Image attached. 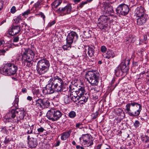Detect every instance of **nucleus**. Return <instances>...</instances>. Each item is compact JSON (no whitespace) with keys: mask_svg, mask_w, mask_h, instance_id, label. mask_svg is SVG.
<instances>
[{"mask_svg":"<svg viewBox=\"0 0 149 149\" xmlns=\"http://www.w3.org/2000/svg\"><path fill=\"white\" fill-rule=\"evenodd\" d=\"M62 113L60 111L55 109L49 110L47 114V118L50 120L55 121L58 120L62 116Z\"/></svg>","mask_w":149,"mask_h":149,"instance_id":"nucleus-9","label":"nucleus"},{"mask_svg":"<svg viewBox=\"0 0 149 149\" xmlns=\"http://www.w3.org/2000/svg\"><path fill=\"white\" fill-rule=\"evenodd\" d=\"M98 26L100 29L101 30L104 29L106 27H107V25L104 24H102L101 23H99L98 25Z\"/></svg>","mask_w":149,"mask_h":149,"instance_id":"nucleus-34","label":"nucleus"},{"mask_svg":"<svg viewBox=\"0 0 149 149\" xmlns=\"http://www.w3.org/2000/svg\"><path fill=\"white\" fill-rule=\"evenodd\" d=\"M76 116V112L74 111H71L68 113V116L71 118H73Z\"/></svg>","mask_w":149,"mask_h":149,"instance_id":"nucleus-32","label":"nucleus"},{"mask_svg":"<svg viewBox=\"0 0 149 149\" xmlns=\"http://www.w3.org/2000/svg\"><path fill=\"white\" fill-rule=\"evenodd\" d=\"M145 11L144 8L142 6L137 7L135 10V15L138 17L137 22L139 25H143L146 22L147 17L145 13Z\"/></svg>","mask_w":149,"mask_h":149,"instance_id":"nucleus-5","label":"nucleus"},{"mask_svg":"<svg viewBox=\"0 0 149 149\" xmlns=\"http://www.w3.org/2000/svg\"><path fill=\"white\" fill-rule=\"evenodd\" d=\"M50 66L49 61L45 58L39 60L36 66V70L37 73L41 75L47 72Z\"/></svg>","mask_w":149,"mask_h":149,"instance_id":"nucleus-3","label":"nucleus"},{"mask_svg":"<svg viewBox=\"0 0 149 149\" xmlns=\"http://www.w3.org/2000/svg\"><path fill=\"white\" fill-rule=\"evenodd\" d=\"M72 132V130L70 129L68 131L63 132L61 134V139L62 141L67 140L70 137Z\"/></svg>","mask_w":149,"mask_h":149,"instance_id":"nucleus-19","label":"nucleus"},{"mask_svg":"<svg viewBox=\"0 0 149 149\" xmlns=\"http://www.w3.org/2000/svg\"><path fill=\"white\" fill-rule=\"evenodd\" d=\"M56 23L55 21H53L51 22H49L48 25L47 26L48 27H51L52 26L54 25Z\"/></svg>","mask_w":149,"mask_h":149,"instance_id":"nucleus-49","label":"nucleus"},{"mask_svg":"<svg viewBox=\"0 0 149 149\" xmlns=\"http://www.w3.org/2000/svg\"><path fill=\"white\" fill-rule=\"evenodd\" d=\"M39 15L43 19L44 21H45V17L44 14L42 12H40L39 13Z\"/></svg>","mask_w":149,"mask_h":149,"instance_id":"nucleus-52","label":"nucleus"},{"mask_svg":"<svg viewBox=\"0 0 149 149\" xmlns=\"http://www.w3.org/2000/svg\"><path fill=\"white\" fill-rule=\"evenodd\" d=\"M80 143L85 147L91 146L93 144V140L91 136L88 134L83 135L80 137Z\"/></svg>","mask_w":149,"mask_h":149,"instance_id":"nucleus-10","label":"nucleus"},{"mask_svg":"<svg viewBox=\"0 0 149 149\" xmlns=\"http://www.w3.org/2000/svg\"><path fill=\"white\" fill-rule=\"evenodd\" d=\"M101 148V146L100 145H98L97 146V149H100Z\"/></svg>","mask_w":149,"mask_h":149,"instance_id":"nucleus-63","label":"nucleus"},{"mask_svg":"<svg viewBox=\"0 0 149 149\" xmlns=\"http://www.w3.org/2000/svg\"><path fill=\"white\" fill-rule=\"evenodd\" d=\"M71 45L68 44L64 45L63 46L62 48L65 50H69L71 47Z\"/></svg>","mask_w":149,"mask_h":149,"instance_id":"nucleus-35","label":"nucleus"},{"mask_svg":"<svg viewBox=\"0 0 149 149\" xmlns=\"http://www.w3.org/2000/svg\"><path fill=\"white\" fill-rule=\"evenodd\" d=\"M98 113L97 111L95 113L92 114V116L93 117V118L94 119H95L98 116Z\"/></svg>","mask_w":149,"mask_h":149,"instance_id":"nucleus-44","label":"nucleus"},{"mask_svg":"<svg viewBox=\"0 0 149 149\" xmlns=\"http://www.w3.org/2000/svg\"><path fill=\"white\" fill-rule=\"evenodd\" d=\"M74 99L76 100H79V97L78 95H77V94H76V95H74Z\"/></svg>","mask_w":149,"mask_h":149,"instance_id":"nucleus-53","label":"nucleus"},{"mask_svg":"<svg viewBox=\"0 0 149 149\" xmlns=\"http://www.w3.org/2000/svg\"><path fill=\"white\" fill-rule=\"evenodd\" d=\"M107 50V48L104 46H102L101 48V50L102 52L104 53Z\"/></svg>","mask_w":149,"mask_h":149,"instance_id":"nucleus-42","label":"nucleus"},{"mask_svg":"<svg viewBox=\"0 0 149 149\" xmlns=\"http://www.w3.org/2000/svg\"><path fill=\"white\" fill-rule=\"evenodd\" d=\"M60 143V141L59 140H58L57 141V142L55 144V146L56 147L58 146H59Z\"/></svg>","mask_w":149,"mask_h":149,"instance_id":"nucleus-54","label":"nucleus"},{"mask_svg":"<svg viewBox=\"0 0 149 149\" xmlns=\"http://www.w3.org/2000/svg\"><path fill=\"white\" fill-rule=\"evenodd\" d=\"M4 2V0H0V11L2 10L3 7Z\"/></svg>","mask_w":149,"mask_h":149,"instance_id":"nucleus-43","label":"nucleus"},{"mask_svg":"<svg viewBox=\"0 0 149 149\" xmlns=\"http://www.w3.org/2000/svg\"><path fill=\"white\" fill-rule=\"evenodd\" d=\"M83 124L81 123H78L76 124L75 125V127L77 128L81 129L83 128Z\"/></svg>","mask_w":149,"mask_h":149,"instance_id":"nucleus-38","label":"nucleus"},{"mask_svg":"<svg viewBox=\"0 0 149 149\" xmlns=\"http://www.w3.org/2000/svg\"><path fill=\"white\" fill-rule=\"evenodd\" d=\"M94 47L93 46H88V54L90 57H92L94 55Z\"/></svg>","mask_w":149,"mask_h":149,"instance_id":"nucleus-25","label":"nucleus"},{"mask_svg":"<svg viewBox=\"0 0 149 149\" xmlns=\"http://www.w3.org/2000/svg\"><path fill=\"white\" fill-rule=\"evenodd\" d=\"M41 2L38 1L35 4L34 6L37 8H41Z\"/></svg>","mask_w":149,"mask_h":149,"instance_id":"nucleus-36","label":"nucleus"},{"mask_svg":"<svg viewBox=\"0 0 149 149\" xmlns=\"http://www.w3.org/2000/svg\"><path fill=\"white\" fill-rule=\"evenodd\" d=\"M104 55L105 58L107 59H109L111 58H113L115 56V55L114 52L112 50L109 49Z\"/></svg>","mask_w":149,"mask_h":149,"instance_id":"nucleus-23","label":"nucleus"},{"mask_svg":"<svg viewBox=\"0 0 149 149\" xmlns=\"http://www.w3.org/2000/svg\"><path fill=\"white\" fill-rule=\"evenodd\" d=\"M19 99L16 96L15 100L13 104L15 107H16L18 106Z\"/></svg>","mask_w":149,"mask_h":149,"instance_id":"nucleus-37","label":"nucleus"},{"mask_svg":"<svg viewBox=\"0 0 149 149\" xmlns=\"http://www.w3.org/2000/svg\"><path fill=\"white\" fill-rule=\"evenodd\" d=\"M5 43V42L3 40H0V46H1L2 45L4 44Z\"/></svg>","mask_w":149,"mask_h":149,"instance_id":"nucleus-58","label":"nucleus"},{"mask_svg":"<svg viewBox=\"0 0 149 149\" xmlns=\"http://www.w3.org/2000/svg\"><path fill=\"white\" fill-rule=\"evenodd\" d=\"M125 110L129 115L131 116H138L142 110L141 104L134 101H131L126 105Z\"/></svg>","mask_w":149,"mask_h":149,"instance_id":"nucleus-1","label":"nucleus"},{"mask_svg":"<svg viewBox=\"0 0 149 149\" xmlns=\"http://www.w3.org/2000/svg\"><path fill=\"white\" fill-rule=\"evenodd\" d=\"M5 49H6V48H3L2 49L0 50V53H1V55H3L4 54V53L6 51Z\"/></svg>","mask_w":149,"mask_h":149,"instance_id":"nucleus-50","label":"nucleus"},{"mask_svg":"<svg viewBox=\"0 0 149 149\" xmlns=\"http://www.w3.org/2000/svg\"><path fill=\"white\" fill-rule=\"evenodd\" d=\"M30 11L29 9L27 10L26 11L24 12L22 14L23 16L27 15L30 13Z\"/></svg>","mask_w":149,"mask_h":149,"instance_id":"nucleus-47","label":"nucleus"},{"mask_svg":"<svg viewBox=\"0 0 149 149\" xmlns=\"http://www.w3.org/2000/svg\"><path fill=\"white\" fill-rule=\"evenodd\" d=\"M109 20V18L107 15H102L98 19L99 23H101L102 24L106 23Z\"/></svg>","mask_w":149,"mask_h":149,"instance_id":"nucleus-24","label":"nucleus"},{"mask_svg":"<svg viewBox=\"0 0 149 149\" xmlns=\"http://www.w3.org/2000/svg\"><path fill=\"white\" fill-rule=\"evenodd\" d=\"M35 105L40 110L42 109V99H39L36 101Z\"/></svg>","mask_w":149,"mask_h":149,"instance_id":"nucleus-27","label":"nucleus"},{"mask_svg":"<svg viewBox=\"0 0 149 149\" xmlns=\"http://www.w3.org/2000/svg\"><path fill=\"white\" fill-rule=\"evenodd\" d=\"M117 13L123 15H126L129 12V8L128 6L125 4L122 3L119 5L116 9Z\"/></svg>","mask_w":149,"mask_h":149,"instance_id":"nucleus-12","label":"nucleus"},{"mask_svg":"<svg viewBox=\"0 0 149 149\" xmlns=\"http://www.w3.org/2000/svg\"><path fill=\"white\" fill-rule=\"evenodd\" d=\"M14 44L13 43H12L11 44H9L8 45H3V48L5 49L6 48V49H5L6 51H8L9 49L12 48L13 47V46L14 45Z\"/></svg>","mask_w":149,"mask_h":149,"instance_id":"nucleus-33","label":"nucleus"},{"mask_svg":"<svg viewBox=\"0 0 149 149\" xmlns=\"http://www.w3.org/2000/svg\"><path fill=\"white\" fill-rule=\"evenodd\" d=\"M99 74L96 71H89L86 74V78L92 86H97L99 82Z\"/></svg>","mask_w":149,"mask_h":149,"instance_id":"nucleus-7","label":"nucleus"},{"mask_svg":"<svg viewBox=\"0 0 149 149\" xmlns=\"http://www.w3.org/2000/svg\"><path fill=\"white\" fill-rule=\"evenodd\" d=\"M20 27L18 26H13L8 30L9 34L11 36L16 35L18 34L20 31Z\"/></svg>","mask_w":149,"mask_h":149,"instance_id":"nucleus-18","label":"nucleus"},{"mask_svg":"<svg viewBox=\"0 0 149 149\" xmlns=\"http://www.w3.org/2000/svg\"><path fill=\"white\" fill-rule=\"evenodd\" d=\"M28 144L30 148H36L38 144L36 139L33 137L31 138L29 141H28Z\"/></svg>","mask_w":149,"mask_h":149,"instance_id":"nucleus-20","label":"nucleus"},{"mask_svg":"<svg viewBox=\"0 0 149 149\" xmlns=\"http://www.w3.org/2000/svg\"><path fill=\"white\" fill-rule=\"evenodd\" d=\"M130 63V60L127 58H125L121 62L120 65L115 70L116 75H119L120 71L123 73H127L129 69L128 65Z\"/></svg>","mask_w":149,"mask_h":149,"instance_id":"nucleus-8","label":"nucleus"},{"mask_svg":"<svg viewBox=\"0 0 149 149\" xmlns=\"http://www.w3.org/2000/svg\"><path fill=\"white\" fill-rule=\"evenodd\" d=\"M33 93L34 95H36L38 97H39L41 96L40 93V91L38 89H35L33 91Z\"/></svg>","mask_w":149,"mask_h":149,"instance_id":"nucleus-31","label":"nucleus"},{"mask_svg":"<svg viewBox=\"0 0 149 149\" xmlns=\"http://www.w3.org/2000/svg\"><path fill=\"white\" fill-rule=\"evenodd\" d=\"M15 128V126H10L9 127V128L8 129V130H10V131H13V130Z\"/></svg>","mask_w":149,"mask_h":149,"instance_id":"nucleus-56","label":"nucleus"},{"mask_svg":"<svg viewBox=\"0 0 149 149\" xmlns=\"http://www.w3.org/2000/svg\"><path fill=\"white\" fill-rule=\"evenodd\" d=\"M75 92L79 96H81L83 95L87 94L85 91L84 87L83 86H79L78 90L75 91Z\"/></svg>","mask_w":149,"mask_h":149,"instance_id":"nucleus-21","label":"nucleus"},{"mask_svg":"<svg viewBox=\"0 0 149 149\" xmlns=\"http://www.w3.org/2000/svg\"><path fill=\"white\" fill-rule=\"evenodd\" d=\"M146 133L147 134V135H149V128L148 129L146 130Z\"/></svg>","mask_w":149,"mask_h":149,"instance_id":"nucleus-64","label":"nucleus"},{"mask_svg":"<svg viewBox=\"0 0 149 149\" xmlns=\"http://www.w3.org/2000/svg\"><path fill=\"white\" fill-rule=\"evenodd\" d=\"M72 9L71 4L68 3L63 7H60L56 10L58 13H61L63 15L69 14L70 13Z\"/></svg>","mask_w":149,"mask_h":149,"instance_id":"nucleus-14","label":"nucleus"},{"mask_svg":"<svg viewBox=\"0 0 149 149\" xmlns=\"http://www.w3.org/2000/svg\"><path fill=\"white\" fill-rule=\"evenodd\" d=\"M22 91L23 93H26L27 92V90L26 88H24L22 89Z\"/></svg>","mask_w":149,"mask_h":149,"instance_id":"nucleus-55","label":"nucleus"},{"mask_svg":"<svg viewBox=\"0 0 149 149\" xmlns=\"http://www.w3.org/2000/svg\"><path fill=\"white\" fill-rule=\"evenodd\" d=\"M19 37L18 36H17L14 38L13 39V42H17L19 40Z\"/></svg>","mask_w":149,"mask_h":149,"instance_id":"nucleus-51","label":"nucleus"},{"mask_svg":"<svg viewBox=\"0 0 149 149\" xmlns=\"http://www.w3.org/2000/svg\"><path fill=\"white\" fill-rule=\"evenodd\" d=\"M64 101L65 103L68 104L70 103V100L69 95H65L64 97Z\"/></svg>","mask_w":149,"mask_h":149,"instance_id":"nucleus-30","label":"nucleus"},{"mask_svg":"<svg viewBox=\"0 0 149 149\" xmlns=\"http://www.w3.org/2000/svg\"><path fill=\"white\" fill-rule=\"evenodd\" d=\"M51 83L54 86L56 91H59L61 90L63 83L62 80L59 77H54L52 78Z\"/></svg>","mask_w":149,"mask_h":149,"instance_id":"nucleus-11","label":"nucleus"},{"mask_svg":"<svg viewBox=\"0 0 149 149\" xmlns=\"http://www.w3.org/2000/svg\"><path fill=\"white\" fill-rule=\"evenodd\" d=\"M32 99V98L30 96H28L27 97V99L28 100L31 101Z\"/></svg>","mask_w":149,"mask_h":149,"instance_id":"nucleus-61","label":"nucleus"},{"mask_svg":"<svg viewBox=\"0 0 149 149\" xmlns=\"http://www.w3.org/2000/svg\"><path fill=\"white\" fill-rule=\"evenodd\" d=\"M144 138L143 141L146 143L149 142V135H146L144 137Z\"/></svg>","mask_w":149,"mask_h":149,"instance_id":"nucleus-39","label":"nucleus"},{"mask_svg":"<svg viewBox=\"0 0 149 149\" xmlns=\"http://www.w3.org/2000/svg\"><path fill=\"white\" fill-rule=\"evenodd\" d=\"M140 123L138 120H136L134 123V125L136 127H139V125Z\"/></svg>","mask_w":149,"mask_h":149,"instance_id":"nucleus-48","label":"nucleus"},{"mask_svg":"<svg viewBox=\"0 0 149 149\" xmlns=\"http://www.w3.org/2000/svg\"><path fill=\"white\" fill-rule=\"evenodd\" d=\"M21 20V17L20 16H18L16 17L15 19V23L16 24H18L20 20Z\"/></svg>","mask_w":149,"mask_h":149,"instance_id":"nucleus-41","label":"nucleus"},{"mask_svg":"<svg viewBox=\"0 0 149 149\" xmlns=\"http://www.w3.org/2000/svg\"><path fill=\"white\" fill-rule=\"evenodd\" d=\"M136 40L135 37L133 36L131 34H130L127 38L126 39V43L133 42H134Z\"/></svg>","mask_w":149,"mask_h":149,"instance_id":"nucleus-26","label":"nucleus"},{"mask_svg":"<svg viewBox=\"0 0 149 149\" xmlns=\"http://www.w3.org/2000/svg\"><path fill=\"white\" fill-rule=\"evenodd\" d=\"M37 131L38 132V134H40L41 133H42L45 131L44 129L42 127H40V128H38L37 130Z\"/></svg>","mask_w":149,"mask_h":149,"instance_id":"nucleus-40","label":"nucleus"},{"mask_svg":"<svg viewBox=\"0 0 149 149\" xmlns=\"http://www.w3.org/2000/svg\"><path fill=\"white\" fill-rule=\"evenodd\" d=\"M16 11V7L15 6H13L10 9V12L11 13L14 14Z\"/></svg>","mask_w":149,"mask_h":149,"instance_id":"nucleus-46","label":"nucleus"},{"mask_svg":"<svg viewBox=\"0 0 149 149\" xmlns=\"http://www.w3.org/2000/svg\"><path fill=\"white\" fill-rule=\"evenodd\" d=\"M34 124H24L23 127L25 130L26 134H31L33 133V130L34 128Z\"/></svg>","mask_w":149,"mask_h":149,"instance_id":"nucleus-17","label":"nucleus"},{"mask_svg":"<svg viewBox=\"0 0 149 149\" xmlns=\"http://www.w3.org/2000/svg\"><path fill=\"white\" fill-rule=\"evenodd\" d=\"M17 70V67L14 63H11L4 65L1 68L0 72L6 76H9L15 74Z\"/></svg>","mask_w":149,"mask_h":149,"instance_id":"nucleus-4","label":"nucleus"},{"mask_svg":"<svg viewBox=\"0 0 149 149\" xmlns=\"http://www.w3.org/2000/svg\"><path fill=\"white\" fill-rule=\"evenodd\" d=\"M133 65L134 66H136L138 65V64L136 62H134L133 63Z\"/></svg>","mask_w":149,"mask_h":149,"instance_id":"nucleus-62","label":"nucleus"},{"mask_svg":"<svg viewBox=\"0 0 149 149\" xmlns=\"http://www.w3.org/2000/svg\"><path fill=\"white\" fill-rule=\"evenodd\" d=\"M62 0H56L53 3V4L54 7L55 8H57L62 3Z\"/></svg>","mask_w":149,"mask_h":149,"instance_id":"nucleus-29","label":"nucleus"},{"mask_svg":"<svg viewBox=\"0 0 149 149\" xmlns=\"http://www.w3.org/2000/svg\"><path fill=\"white\" fill-rule=\"evenodd\" d=\"M9 142V140L7 139L6 138L4 141V143L5 144H7Z\"/></svg>","mask_w":149,"mask_h":149,"instance_id":"nucleus-57","label":"nucleus"},{"mask_svg":"<svg viewBox=\"0 0 149 149\" xmlns=\"http://www.w3.org/2000/svg\"><path fill=\"white\" fill-rule=\"evenodd\" d=\"M88 97V94H86L84 95H83L80 96V97H79V100L80 101H82L83 102L81 103L83 104L84 102L85 103L87 101Z\"/></svg>","mask_w":149,"mask_h":149,"instance_id":"nucleus-28","label":"nucleus"},{"mask_svg":"<svg viewBox=\"0 0 149 149\" xmlns=\"http://www.w3.org/2000/svg\"><path fill=\"white\" fill-rule=\"evenodd\" d=\"M24 51L22 54V60L23 62H27V66L30 67L32 65L31 63L35 56V52L30 49H24Z\"/></svg>","mask_w":149,"mask_h":149,"instance_id":"nucleus-6","label":"nucleus"},{"mask_svg":"<svg viewBox=\"0 0 149 149\" xmlns=\"http://www.w3.org/2000/svg\"><path fill=\"white\" fill-rule=\"evenodd\" d=\"M120 110L121 111L120 112V115L123 116V117H124L125 115L124 112L122 110H121V109H120Z\"/></svg>","mask_w":149,"mask_h":149,"instance_id":"nucleus-60","label":"nucleus"},{"mask_svg":"<svg viewBox=\"0 0 149 149\" xmlns=\"http://www.w3.org/2000/svg\"><path fill=\"white\" fill-rule=\"evenodd\" d=\"M73 94H72V96L70 98L71 100L73 101H74V102H75L77 101V100H75L74 99V97L73 95Z\"/></svg>","mask_w":149,"mask_h":149,"instance_id":"nucleus-59","label":"nucleus"},{"mask_svg":"<svg viewBox=\"0 0 149 149\" xmlns=\"http://www.w3.org/2000/svg\"><path fill=\"white\" fill-rule=\"evenodd\" d=\"M78 36L76 32L71 31L68 35L66 38L67 44H71L73 42H75L77 40Z\"/></svg>","mask_w":149,"mask_h":149,"instance_id":"nucleus-13","label":"nucleus"},{"mask_svg":"<svg viewBox=\"0 0 149 149\" xmlns=\"http://www.w3.org/2000/svg\"><path fill=\"white\" fill-rule=\"evenodd\" d=\"M55 91H56V89L54 88V86L50 83L47 84L45 88L43 90L42 92L45 95L53 93Z\"/></svg>","mask_w":149,"mask_h":149,"instance_id":"nucleus-16","label":"nucleus"},{"mask_svg":"<svg viewBox=\"0 0 149 149\" xmlns=\"http://www.w3.org/2000/svg\"><path fill=\"white\" fill-rule=\"evenodd\" d=\"M42 109L47 108L50 104V102L48 98H45L42 99Z\"/></svg>","mask_w":149,"mask_h":149,"instance_id":"nucleus-22","label":"nucleus"},{"mask_svg":"<svg viewBox=\"0 0 149 149\" xmlns=\"http://www.w3.org/2000/svg\"><path fill=\"white\" fill-rule=\"evenodd\" d=\"M86 2H85V1L82 2L81 3H80L79 4V7H79L80 8H82L84 5L86 4Z\"/></svg>","mask_w":149,"mask_h":149,"instance_id":"nucleus-45","label":"nucleus"},{"mask_svg":"<svg viewBox=\"0 0 149 149\" xmlns=\"http://www.w3.org/2000/svg\"><path fill=\"white\" fill-rule=\"evenodd\" d=\"M102 7L103 8V13L105 15L110 14L111 13H113L114 11L113 7L111 6H109L108 3L105 2H103L102 4Z\"/></svg>","mask_w":149,"mask_h":149,"instance_id":"nucleus-15","label":"nucleus"},{"mask_svg":"<svg viewBox=\"0 0 149 149\" xmlns=\"http://www.w3.org/2000/svg\"><path fill=\"white\" fill-rule=\"evenodd\" d=\"M25 113L24 111L20 110L19 109H12L9 114L13 119V122L16 123L20 126L22 125V123L23 122Z\"/></svg>","mask_w":149,"mask_h":149,"instance_id":"nucleus-2","label":"nucleus"}]
</instances>
